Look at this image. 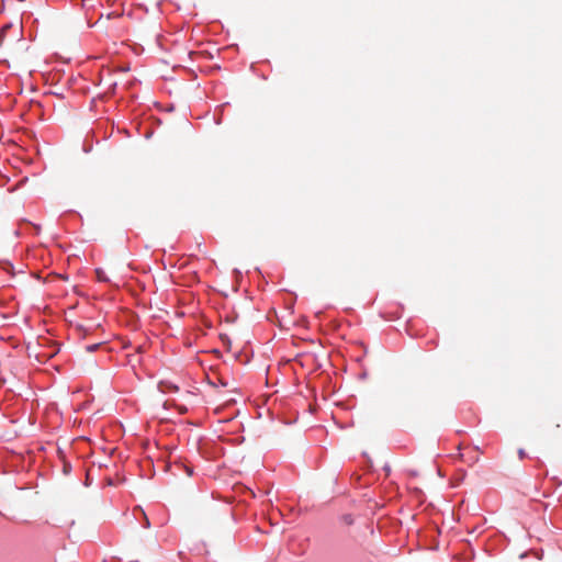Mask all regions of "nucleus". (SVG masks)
Here are the masks:
<instances>
[{"mask_svg":"<svg viewBox=\"0 0 562 562\" xmlns=\"http://www.w3.org/2000/svg\"><path fill=\"white\" fill-rule=\"evenodd\" d=\"M95 276H97V279L101 282L109 281V278L106 277L105 272L101 268L95 269Z\"/></svg>","mask_w":562,"mask_h":562,"instance_id":"1","label":"nucleus"},{"mask_svg":"<svg viewBox=\"0 0 562 562\" xmlns=\"http://www.w3.org/2000/svg\"><path fill=\"white\" fill-rule=\"evenodd\" d=\"M518 454H519V458H520V459H524V458L526 457V452H525V450H524V449H519V450H518Z\"/></svg>","mask_w":562,"mask_h":562,"instance_id":"6","label":"nucleus"},{"mask_svg":"<svg viewBox=\"0 0 562 562\" xmlns=\"http://www.w3.org/2000/svg\"><path fill=\"white\" fill-rule=\"evenodd\" d=\"M99 347H100V344H93V345H89V346H87V347H86V350H87L88 352H92V351L97 350Z\"/></svg>","mask_w":562,"mask_h":562,"instance_id":"4","label":"nucleus"},{"mask_svg":"<svg viewBox=\"0 0 562 562\" xmlns=\"http://www.w3.org/2000/svg\"><path fill=\"white\" fill-rule=\"evenodd\" d=\"M145 525H146V526H149V521H148V519H147V518H146Z\"/></svg>","mask_w":562,"mask_h":562,"instance_id":"9","label":"nucleus"},{"mask_svg":"<svg viewBox=\"0 0 562 562\" xmlns=\"http://www.w3.org/2000/svg\"><path fill=\"white\" fill-rule=\"evenodd\" d=\"M11 267L10 263L5 262V263H0V269L2 270H5V271H9V268Z\"/></svg>","mask_w":562,"mask_h":562,"instance_id":"5","label":"nucleus"},{"mask_svg":"<svg viewBox=\"0 0 562 562\" xmlns=\"http://www.w3.org/2000/svg\"><path fill=\"white\" fill-rule=\"evenodd\" d=\"M102 18H103V14H100V16H99L98 21L95 22V24L100 23Z\"/></svg>","mask_w":562,"mask_h":562,"instance_id":"7","label":"nucleus"},{"mask_svg":"<svg viewBox=\"0 0 562 562\" xmlns=\"http://www.w3.org/2000/svg\"><path fill=\"white\" fill-rule=\"evenodd\" d=\"M11 29L10 24H7L0 29V47L3 45L7 32Z\"/></svg>","mask_w":562,"mask_h":562,"instance_id":"2","label":"nucleus"},{"mask_svg":"<svg viewBox=\"0 0 562 562\" xmlns=\"http://www.w3.org/2000/svg\"><path fill=\"white\" fill-rule=\"evenodd\" d=\"M81 7L88 12L90 9H93L95 7V3L93 0H80Z\"/></svg>","mask_w":562,"mask_h":562,"instance_id":"3","label":"nucleus"},{"mask_svg":"<svg viewBox=\"0 0 562 562\" xmlns=\"http://www.w3.org/2000/svg\"><path fill=\"white\" fill-rule=\"evenodd\" d=\"M220 384H221L222 386H226V385H227V383H226V382H224V381H222V380L220 381Z\"/></svg>","mask_w":562,"mask_h":562,"instance_id":"8","label":"nucleus"}]
</instances>
